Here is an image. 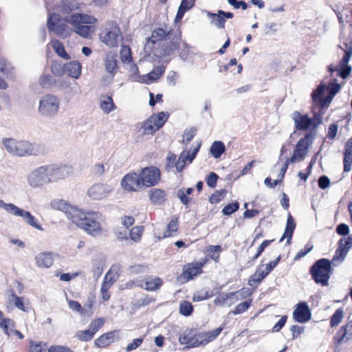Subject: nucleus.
I'll return each mask as SVG.
<instances>
[{"label":"nucleus","mask_w":352,"mask_h":352,"mask_svg":"<svg viewBox=\"0 0 352 352\" xmlns=\"http://www.w3.org/2000/svg\"><path fill=\"white\" fill-rule=\"evenodd\" d=\"M57 208L60 210L64 212L69 219L72 221V217L76 212L74 211H80L76 207H73L67 203H65L63 200H59L56 202Z\"/></svg>","instance_id":"obj_33"},{"label":"nucleus","mask_w":352,"mask_h":352,"mask_svg":"<svg viewBox=\"0 0 352 352\" xmlns=\"http://www.w3.org/2000/svg\"><path fill=\"white\" fill-rule=\"evenodd\" d=\"M76 212L72 217V221L78 227L82 229L87 234L92 236H98L102 234V228L100 221L103 220L102 215L98 212L85 213L80 211Z\"/></svg>","instance_id":"obj_2"},{"label":"nucleus","mask_w":352,"mask_h":352,"mask_svg":"<svg viewBox=\"0 0 352 352\" xmlns=\"http://www.w3.org/2000/svg\"><path fill=\"white\" fill-rule=\"evenodd\" d=\"M202 267V263H197L196 265H188L187 268L184 271V275L187 277L188 280L192 279L194 276L201 273Z\"/></svg>","instance_id":"obj_34"},{"label":"nucleus","mask_w":352,"mask_h":352,"mask_svg":"<svg viewBox=\"0 0 352 352\" xmlns=\"http://www.w3.org/2000/svg\"><path fill=\"white\" fill-rule=\"evenodd\" d=\"M49 180L44 165L32 170L27 175L28 184L34 188L44 186L49 184Z\"/></svg>","instance_id":"obj_12"},{"label":"nucleus","mask_w":352,"mask_h":352,"mask_svg":"<svg viewBox=\"0 0 352 352\" xmlns=\"http://www.w3.org/2000/svg\"><path fill=\"white\" fill-rule=\"evenodd\" d=\"M0 327L6 334L10 336L14 327V322L10 318H3L0 321Z\"/></svg>","instance_id":"obj_42"},{"label":"nucleus","mask_w":352,"mask_h":352,"mask_svg":"<svg viewBox=\"0 0 352 352\" xmlns=\"http://www.w3.org/2000/svg\"><path fill=\"white\" fill-rule=\"evenodd\" d=\"M201 147V144H198L190 153V151H184L179 155L180 160H184L191 163L192 160L196 157L197 153L199 152Z\"/></svg>","instance_id":"obj_37"},{"label":"nucleus","mask_w":352,"mask_h":352,"mask_svg":"<svg viewBox=\"0 0 352 352\" xmlns=\"http://www.w3.org/2000/svg\"><path fill=\"white\" fill-rule=\"evenodd\" d=\"M169 117V113L167 112L162 111L157 115L153 114L150 118L155 124L159 129L162 127Z\"/></svg>","instance_id":"obj_39"},{"label":"nucleus","mask_w":352,"mask_h":352,"mask_svg":"<svg viewBox=\"0 0 352 352\" xmlns=\"http://www.w3.org/2000/svg\"><path fill=\"white\" fill-rule=\"evenodd\" d=\"M165 67L163 65L155 67L149 74L144 76V78H148L149 81L153 82L158 80L161 76L164 73Z\"/></svg>","instance_id":"obj_40"},{"label":"nucleus","mask_w":352,"mask_h":352,"mask_svg":"<svg viewBox=\"0 0 352 352\" xmlns=\"http://www.w3.org/2000/svg\"><path fill=\"white\" fill-rule=\"evenodd\" d=\"M336 233L340 236H348L349 235H350L349 234V232H350L349 227L348 225H346V223H341L338 224L336 227Z\"/></svg>","instance_id":"obj_64"},{"label":"nucleus","mask_w":352,"mask_h":352,"mask_svg":"<svg viewBox=\"0 0 352 352\" xmlns=\"http://www.w3.org/2000/svg\"><path fill=\"white\" fill-rule=\"evenodd\" d=\"M343 164L344 172H349L352 168V137L344 145Z\"/></svg>","instance_id":"obj_23"},{"label":"nucleus","mask_w":352,"mask_h":352,"mask_svg":"<svg viewBox=\"0 0 352 352\" xmlns=\"http://www.w3.org/2000/svg\"><path fill=\"white\" fill-rule=\"evenodd\" d=\"M292 119L294 121V126L298 131H307L311 128L312 120L307 114H302L298 111L292 113Z\"/></svg>","instance_id":"obj_19"},{"label":"nucleus","mask_w":352,"mask_h":352,"mask_svg":"<svg viewBox=\"0 0 352 352\" xmlns=\"http://www.w3.org/2000/svg\"><path fill=\"white\" fill-rule=\"evenodd\" d=\"M332 272L331 261L328 258L317 260L309 269V273L314 282L322 286L329 285Z\"/></svg>","instance_id":"obj_5"},{"label":"nucleus","mask_w":352,"mask_h":352,"mask_svg":"<svg viewBox=\"0 0 352 352\" xmlns=\"http://www.w3.org/2000/svg\"><path fill=\"white\" fill-rule=\"evenodd\" d=\"M145 289L148 291H155L162 285V280L160 278H146L144 281Z\"/></svg>","instance_id":"obj_35"},{"label":"nucleus","mask_w":352,"mask_h":352,"mask_svg":"<svg viewBox=\"0 0 352 352\" xmlns=\"http://www.w3.org/2000/svg\"><path fill=\"white\" fill-rule=\"evenodd\" d=\"M47 346L46 342L31 341L29 347V352H47Z\"/></svg>","instance_id":"obj_44"},{"label":"nucleus","mask_w":352,"mask_h":352,"mask_svg":"<svg viewBox=\"0 0 352 352\" xmlns=\"http://www.w3.org/2000/svg\"><path fill=\"white\" fill-rule=\"evenodd\" d=\"M105 69L109 74L113 75L117 69V61L114 56L108 55L104 61Z\"/></svg>","instance_id":"obj_41"},{"label":"nucleus","mask_w":352,"mask_h":352,"mask_svg":"<svg viewBox=\"0 0 352 352\" xmlns=\"http://www.w3.org/2000/svg\"><path fill=\"white\" fill-rule=\"evenodd\" d=\"M338 336V342L339 344L344 343L352 339V320L346 325L341 327L337 332Z\"/></svg>","instance_id":"obj_25"},{"label":"nucleus","mask_w":352,"mask_h":352,"mask_svg":"<svg viewBox=\"0 0 352 352\" xmlns=\"http://www.w3.org/2000/svg\"><path fill=\"white\" fill-rule=\"evenodd\" d=\"M122 38V33L117 23L113 21H107L102 32L100 34V39L110 47L118 45V41Z\"/></svg>","instance_id":"obj_7"},{"label":"nucleus","mask_w":352,"mask_h":352,"mask_svg":"<svg viewBox=\"0 0 352 352\" xmlns=\"http://www.w3.org/2000/svg\"><path fill=\"white\" fill-rule=\"evenodd\" d=\"M142 186L140 175L135 173L126 174L121 181L122 188L129 192L138 191Z\"/></svg>","instance_id":"obj_16"},{"label":"nucleus","mask_w":352,"mask_h":352,"mask_svg":"<svg viewBox=\"0 0 352 352\" xmlns=\"http://www.w3.org/2000/svg\"><path fill=\"white\" fill-rule=\"evenodd\" d=\"M49 183L56 182L68 177L72 172V168L70 166L50 164L44 165Z\"/></svg>","instance_id":"obj_9"},{"label":"nucleus","mask_w":352,"mask_h":352,"mask_svg":"<svg viewBox=\"0 0 352 352\" xmlns=\"http://www.w3.org/2000/svg\"><path fill=\"white\" fill-rule=\"evenodd\" d=\"M143 186H155L160 179V171L155 166H148L142 169L139 174Z\"/></svg>","instance_id":"obj_13"},{"label":"nucleus","mask_w":352,"mask_h":352,"mask_svg":"<svg viewBox=\"0 0 352 352\" xmlns=\"http://www.w3.org/2000/svg\"><path fill=\"white\" fill-rule=\"evenodd\" d=\"M311 120H313L311 123V129L314 131L322 122V113L314 112V116L313 118H311Z\"/></svg>","instance_id":"obj_63"},{"label":"nucleus","mask_w":352,"mask_h":352,"mask_svg":"<svg viewBox=\"0 0 352 352\" xmlns=\"http://www.w3.org/2000/svg\"><path fill=\"white\" fill-rule=\"evenodd\" d=\"M120 330H114L103 333L94 341V344L98 348H103L109 346L116 339L119 340Z\"/></svg>","instance_id":"obj_22"},{"label":"nucleus","mask_w":352,"mask_h":352,"mask_svg":"<svg viewBox=\"0 0 352 352\" xmlns=\"http://www.w3.org/2000/svg\"><path fill=\"white\" fill-rule=\"evenodd\" d=\"M311 317V311L306 302H300L296 305V308L293 312V318L295 321L305 323L308 322Z\"/></svg>","instance_id":"obj_20"},{"label":"nucleus","mask_w":352,"mask_h":352,"mask_svg":"<svg viewBox=\"0 0 352 352\" xmlns=\"http://www.w3.org/2000/svg\"><path fill=\"white\" fill-rule=\"evenodd\" d=\"M338 247L342 248L349 252L350 249L352 248V234L349 235L346 237L341 238L338 243Z\"/></svg>","instance_id":"obj_55"},{"label":"nucleus","mask_w":352,"mask_h":352,"mask_svg":"<svg viewBox=\"0 0 352 352\" xmlns=\"http://www.w3.org/2000/svg\"><path fill=\"white\" fill-rule=\"evenodd\" d=\"M55 82L54 77L51 75H45L40 77L38 82L43 88H50Z\"/></svg>","instance_id":"obj_54"},{"label":"nucleus","mask_w":352,"mask_h":352,"mask_svg":"<svg viewBox=\"0 0 352 352\" xmlns=\"http://www.w3.org/2000/svg\"><path fill=\"white\" fill-rule=\"evenodd\" d=\"M346 50L344 54L340 63V68L338 69V75L343 79L346 78L351 74L352 67L348 64L352 56V45L345 43Z\"/></svg>","instance_id":"obj_17"},{"label":"nucleus","mask_w":352,"mask_h":352,"mask_svg":"<svg viewBox=\"0 0 352 352\" xmlns=\"http://www.w3.org/2000/svg\"><path fill=\"white\" fill-rule=\"evenodd\" d=\"M140 129L143 130V134L144 135H153L159 130V128L155 126V124L151 118L142 123Z\"/></svg>","instance_id":"obj_36"},{"label":"nucleus","mask_w":352,"mask_h":352,"mask_svg":"<svg viewBox=\"0 0 352 352\" xmlns=\"http://www.w3.org/2000/svg\"><path fill=\"white\" fill-rule=\"evenodd\" d=\"M224 327L225 324H223L219 327L212 331H210L207 333H200V336H203V338L201 339V345H206L208 342L215 340L221 333Z\"/></svg>","instance_id":"obj_29"},{"label":"nucleus","mask_w":352,"mask_h":352,"mask_svg":"<svg viewBox=\"0 0 352 352\" xmlns=\"http://www.w3.org/2000/svg\"><path fill=\"white\" fill-rule=\"evenodd\" d=\"M91 173L94 176L100 177L106 171L105 166L103 164H96L91 168Z\"/></svg>","instance_id":"obj_60"},{"label":"nucleus","mask_w":352,"mask_h":352,"mask_svg":"<svg viewBox=\"0 0 352 352\" xmlns=\"http://www.w3.org/2000/svg\"><path fill=\"white\" fill-rule=\"evenodd\" d=\"M347 254L348 252H346L345 249L338 247L336 250L335 254L332 258V261L335 262L338 261L342 263L344 261Z\"/></svg>","instance_id":"obj_59"},{"label":"nucleus","mask_w":352,"mask_h":352,"mask_svg":"<svg viewBox=\"0 0 352 352\" xmlns=\"http://www.w3.org/2000/svg\"><path fill=\"white\" fill-rule=\"evenodd\" d=\"M252 301V299H250L248 300H246L245 302L239 303L236 307L234 310L232 311V313L234 315H238V314H241L245 312L251 306Z\"/></svg>","instance_id":"obj_53"},{"label":"nucleus","mask_w":352,"mask_h":352,"mask_svg":"<svg viewBox=\"0 0 352 352\" xmlns=\"http://www.w3.org/2000/svg\"><path fill=\"white\" fill-rule=\"evenodd\" d=\"M81 65L78 61H71L66 63L63 66V70L68 76L74 78H78L81 74Z\"/></svg>","instance_id":"obj_26"},{"label":"nucleus","mask_w":352,"mask_h":352,"mask_svg":"<svg viewBox=\"0 0 352 352\" xmlns=\"http://www.w3.org/2000/svg\"><path fill=\"white\" fill-rule=\"evenodd\" d=\"M100 107L104 113H109L115 110L116 106L113 101L111 96L102 95L100 96Z\"/></svg>","instance_id":"obj_28"},{"label":"nucleus","mask_w":352,"mask_h":352,"mask_svg":"<svg viewBox=\"0 0 352 352\" xmlns=\"http://www.w3.org/2000/svg\"><path fill=\"white\" fill-rule=\"evenodd\" d=\"M327 89V86L322 83H321L317 89L313 91L311 94V98L314 102H317V100L324 96V91Z\"/></svg>","instance_id":"obj_57"},{"label":"nucleus","mask_w":352,"mask_h":352,"mask_svg":"<svg viewBox=\"0 0 352 352\" xmlns=\"http://www.w3.org/2000/svg\"><path fill=\"white\" fill-rule=\"evenodd\" d=\"M203 336L196 334L194 329H186L180 334L179 342L181 344H187L188 348L197 347L201 345Z\"/></svg>","instance_id":"obj_14"},{"label":"nucleus","mask_w":352,"mask_h":352,"mask_svg":"<svg viewBox=\"0 0 352 352\" xmlns=\"http://www.w3.org/2000/svg\"><path fill=\"white\" fill-rule=\"evenodd\" d=\"M193 311L192 305L187 301H182L179 304V313L184 316H189Z\"/></svg>","instance_id":"obj_45"},{"label":"nucleus","mask_w":352,"mask_h":352,"mask_svg":"<svg viewBox=\"0 0 352 352\" xmlns=\"http://www.w3.org/2000/svg\"><path fill=\"white\" fill-rule=\"evenodd\" d=\"M65 17L61 19L59 14L50 13L48 14L47 26L50 32H53L58 36H66L69 26L66 24Z\"/></svg>","instance_id":"obj_10"},{"label":"nucleus","mask_w":352,"mask_h":352,"mask_svg":"<svg viewBox=\"0 0 352 352\" xmlns=\"http://www.w3.org/2000/svg\"><path fill=\"white\" fill-rule=\"evenodd\" d=\"M112 191V187L103 183H96L92 185L87 191L88 196L94 200H101L109 196Z\"/></svg>","instance_id":"obj_15"},{"label":"nucleus","mask_w":352,"mask_h":352,"mask_svg":"<svg viewBox=\"0 0 352 352\" xmlns=\"http://www.w3.org/2000/svg\"><path fill=\"white\" fill-rule=\"evenodd\" d=\"M149 199L153 204L160 206L166 201L167 193L160 188H151L149 191Z\"/></svg>","instance_id":"obj_24"},{"label":"nucleus","mask_w":352,"mask_h":352,"mask_svg":"<svg viewBox=\"0 0 352 352\" xmlns=\"http://www.w3.org/2000/svg\"><path fill=\"white\" fill-rule=\"evenodd\" d=\"M3 145L9 153L19 157L38 155L43 152V148L41 144L26 140L4 138Z\"/></svg>","instance_id":"obj_4"},{"label":"nucleus","mask_w":352,"mask_h":352,"mask_svg":"<svg viewBox=\"0 0 352 352\" xmlns=\"http://www.w3.org/2000/svg\"><path fill=\"white\" fill-rule=\"evenodd\" d=\"M0 208L4 209L8 213L16 217H20L29 226L38 230H43L38 221L30 212L19 208L13 204H7L0 199Z\"/></svg>","instance_id":"obj_6"},{"label":"nucleus","mask_w":352,"mask_h":352,"mask_svg":"<svg viewBox=\"0 0 352 352\" xmlns=\"http://www.w3.org/2000/svg\"><path fill=\"white\" fill-rule=\"evenodd\" d=\"M94 336V334L89 329L83 331H78L76 337L80 341L87 342L91 340Z\"/></svg>","instance_id":"obj_51"},{"label":"nucleus","mask_w":352,"mask_h":352,"mask_svg":"<svg viewBox=\"0 0 352 352\" xmlns=\"http://www.w3.org/2000/svg\"><path fill=\"white\" fill-rule=\"evenodd\" d=\"M225 151L226 146L221 141H214L210 148V153L215 159L219 158Z\"/></svg>","instance_id":"obj_31"},{"label":"nucleus","mask_w":352,"mask_h":352,"mask_svg":"<svg viewBox=\"0 0 352 352\" xmlns=\"http://www.w3.org/2000/svg\"><path fill=\"white\" fill-rule=\"evenodd\" d=\"M13 67L10 63L3 58H0V72L6 76H11L12 74Z\"/></svg>","instance_id":"obj_48"},{"label":"nucleus","mask_w":352,"mask_h":352,"mask_svg":"<svg viewBox=\"0 0 352 352\" xmlns=\"http://www.w3.org/2000/svg\"><path fill=\"white\" fill-rule=\"evenodd\" d=\"M239 208V204L238 201H236L225 206L222 210V213L223 215L230 216L236 211H237Z\"/></svg>","instance_id":"obj_49"},{"label":"nucleus","mask_w":352,"mask_h":352,"mask_svg":"<svg viewBox=\"0 0 352 352\" xmlns=\"http://www.w3.org/2000/svg\"><path fill=\"white\" fill-rule=\"evenodd\" d=\"M194 5L195 2H193L192 0H190V1L188 0H182L175 18V21H179L183 18L184 14L192 8Z\"/></svg>","instance_id":"obj_30"},{"label":"nucleus","mask_w":352,"mask_h":352,"mask_svg":"<svg viewBox=\"0 0 352 352\" xmlns=\"http://www.w3.org/2000/svg\"><path fill=\"white\" fill-rule=\"evenodd\" d=\"M65 21L72 25L75 33L85 38H91L95 30L92 25L98 21L96 17L81 13H74L65 16Z\"/></svg>","instance_id":"obj_3"},{"label":"nucleus","mask_w":352,"mask_h":352,"mask_svg":"<svg viewBox=\"0 0 352 352\" xmlns=\"http://www.w3.org/2000/svg\"><path fill=\"white\" fill-rule=\"evenodd\" d=\"M59 107V99L54 95L47 94L40 100L38 112L45 117L52 118L58 114Z\"/></svg>","instance_id":"obj_8"},{"label":"nucleus","mask_w":352,"mask_h":352,"mask_svg":"<svg viewBox=\"0 0 352 352\" xmlns=\"http://www.w3.org/2000/svg\"><path fill=\"white\" fill-rule=\"evenodd\" d=\"M143 227L136 226L133 228L129 232L131 239L134 241H138L142 234Z\"/></svg>","instance_id":"obj_62"},{"label":"nucleus","mask_w":352,"mask_h":352,"mask_svg":"<svg viewBox=\"0 0 352 352\" xmlns=\"http://www.w3.org/2000/svg\"><path fill=\"white\" fill-rule=\"evenodd\" d=\"M104 319L99 318L91 322L89 325V329L95 335L96 333L104 325Z\"/></svg>","instance_id":"obj_58"},{"label":"nucleus","mask_w":352,"mask_h":352,"mask_svg":"<svg viewBox=\"0 0 352 352\" xmlns=\"http://www.w3.org/2000/svg\"><path fill=\"white\" fill-rule=\"evenodd\" d=\"M120 58L122 62H131L132 60L131 51L129 47L122 46L120 52Z\"/></svg>","instance_id":"obj_56"},{"label":"nucleus","mask_w":352,"mask_h":352,"mask_svg":"<svg viewBox=\"0 0 352 352\" xmlns=\"http://www.w3.org/2000/svg\"><path fill=\"white\" fill-rule=\"evenodd\" d=\"M252 294L250 289L243 287L241 289L234 292L228 293V297H232L233 299L239 300L246 298Z\"/></svg>","instance_id":"obj_43"},{"label":"nucleus","mask_w":352,"mask_h":352,"mask_svg":"<svg viewBox=\"0 0 352 352\" xmlns=\"http://www.w3.org/2000/svg\"><path fill=\"white\" fill-rule=\"evenodd\" d=\"M36 263L38 267L48 268L53 264V256L50 252H43L38 254L36 258Z\"/></svg>","instance_id":"obj_27"},{"label":"nucleus","mask_w":352,"mask_h":352,"mask_svg":"<svg viewBox=\"0 0 352 352\" xmlns=\"http://www.w3.org/2000/svg\"><path fill=\"white\" fill-rule=\"evenodd\" d=\"M314 135L315 132L310 131L306 133L304 138H300L298 141L294 152L296 155H298L299 161H301L305 158L309 144L312 143Z\"/></svg>","instance_id":"obj_18"},{"label":"nucleus","mask_w":352,"mask_h":352,"mask_svg":"<svg viewBox=\"0 0 352 352\" xmlns=\"http://www.w3.org/2000/svg\"><path fill=\"white\" fill-rule=\"evenodd\" d=\"M196 133L197 129L195 127H191L190 129H185L183 133L184 139L182 140V142L186 144H189L193 139Z\"/></svg>","instance_id":"obj_50"},{"label":"nucleus","mask_w":352,"mask_h":352,"mask_svg":"<svg viewBox=\"0 0 352 352\" xmlns=\"http://www.w3.org/2000/svg\"><path fill=\"white\" fill-rule=\"evenodd\" d=\"M343 309L342 308H339L335 311L333 314L330 318V325L331 327H337L343 318Z\"/></svg>","instance_id":"obj_46"},{"label":"nucleus","mask_w":352,"mask_h":352,"mask_svg":"<svg viewBox=\"0 0 352 352\" xmlns=\"http://www.w3.org/2000/svg\"><path fill=\"white\" fill-rule=\"evenodd\" d=\"M80 0H60L56 4V10L62 14L72 15L71 14L78 10Z\"/></svg>","instance_id":"obj_21"},{"label":"nucleus","mask_w":352,"mask_h":352,"mask_svg":"<svg viewBox=\"0 0 352 352\" xmlns=\"http://www.w3.org/2000/svg\"><path fill=\"white\" fill-rule=\"evenodd\" d=\"M116 268H117V267L115 265H112L111 267L110 270H109V272L105 275L103 282H102V284L101 285L100 292H109V289H110V287L111 286L107 283V279L109 278V276L111 275V272H113L114 270H116Z\"/></svg>","instance_id":"obj_61"},{"label":"nucleus","mask_w":352,"mask_h":352,"mask_svg":"<svg viewBox=\"0 0 352 352\" xmlns=\"http://www.w3.org/2000/svg\"><path fill=\"white\" fill-rule=\"evenodd\" d=\"M178 219L177 218H173L168 223L167 226L166 230L164 231V237H169L171 236L172 232H175L177 231L178 229Z\"/></svg>","instance_id":"obj_47"},{"label":"nucleus","mask_w":352,"mask_h":352,"mask_svg":"<svg viewBox=\"0 0 352 352\" xmlns=\"http://www.w3.org/2000/svg\"><path fill=\"white\" fill-rule=\"evenodd\" d=\"M207 16L211 19V23L217 28L223 29L225 28L226 20L221 14H219V11L217 13L207 12Z\"/></svg>","instance_id":"obj_32"},{"label":"nucleus","mask_w":352,"mask_h":352,"mask_svg":"<svg viewBox=\"0 0 352 352\" xmlns=\"http://www.w3.org/2000/svg\"><path fill=\"white\" fill-rule=\"evenodd\" d=\"M280 258L281 256L279 255L275 260L270 261L269 263L259 265L255 273L250 276L248 285L250 287H255L260 283L278 265Z\"/></svg>","instance_id":"obj_11"},{"label":"nucleus","mask_w":352,"mask_h":352,"mask_svg":"<svg viewBox=\"0 0 352 352\" xmlns=\"http://www.w3.org/2000/svg\"><path fill=\"white\" fill-rule=\"evenodd\" d=\"M155 56L164 58L172 56L176 50H181L179 56L183 60L188 58L189 45L182 40V32L179 30H174L168 25L155 28L150 37L147 38L146 48L150 45Z\"/></svg>","instance_id":"obj_1"},{"label":"nucleus","mask_w":352,"mask_h":352,"mask_svg":"<svg viewBox=\"0 0 352 352\" xmlns=\"http://www.w3.org/2000/svg\"><path fill=\"white\" fill-rule=\"evenodd\" d=\"M52 47L55 52L61 58L65 60H69L70 56L66 52L63 44L58 40H54L52 41Z\"/></svg>","instance_id":"obj_38"},{"label":"nucleus","mask_w":352,"mask_h":352,"mask_svg":"<svg viewBox=\"0 0 352 352\" xmlns=\"http://www.w3.org/2000/svg\"><path fill=\"white\" fill-rule=\"evenodd\" d=\"M227 190L225 189H221L219 190H216L211 196L209 197V201L214 204H217L226 195Z\"/></svg>","instance_id":"obj_52"}]
</instances>
